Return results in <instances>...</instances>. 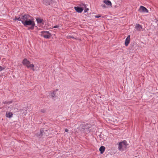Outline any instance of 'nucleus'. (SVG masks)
Instances as JSON below:
<instances>
[{
    "label": "nucleus",
    "mask_w": 158,
    "mask_h": 158,
    "mask_svg": "<svg viewBox=\"0 0 158 158\" xmlns=\"http://www.w3.org/2000/svg\"><path fill=\"white\" fill-rule=\"evenodd\" d=\"M58 91V89H56L55 90V91H53L51 92L50 93V95L51 97V98L52 99L56 98V92H57Z\"/></svg>",
    "instance_id": "6"
},
{
    "label": "nucleus",
    "mask_w": 158,
    "mask_h": 158,
    "mask_svg": "<svg viewBox=\"0 0 158 158\" xmlns=\"http://www.w3.org/2000/svg\"><path fill=\"white\" fill-rule=\"evenodd\" d=\"M40 35L46 39L49 38L51 36V34L48 31H42L41 32Z\"/></svg>",
    "instance_id": "4"
},
{
    "label": "nucleus",
    "mask_w": 158,
    "mask_h": 158,
    "mask_svg": "<svg viewBox=\"0 0 158 158\" xmlns=\"http://www.w3.org/2000/svg\"><path fill=\"white\" fill-rule=\"evenodd\" d=\"M89 10V9H88V8L85 9L84 10V13L86 12Z\"/></svg>",
    "instance_id": "17"
},
{
    "label": "nucleus",
    "mask_w": 158,
    "mask_h": 158,
    "mask_svg": "<svg viewBox=\"0 0 158 158\" xmlns=\"http://www.w3.org/2000/svg\"><path fill=\"white\" fill-rule=\"evenodd\" d=\"M135 28L138 31H142L143 30L142 26L139 24H135Z\"/></svg>",
    "instance_id": "7"
},
{
    "label": "nucleus",
    "mask_w": 158,
    "mask_h": 158,
    "mask_svg": "<svg viewBox=\"0 0 158 158\" xmlns=\"http://www.w3.org/2000/svg\"><path fill=\"white\" fill-rule=\"evenodd\" d=\"M127 144L126 141L120 142L118 144V149L120 151H123L126 149Z\"/></svg>",
    "instance_id": "3"
},
{
    "label": "nucleus",
    "mask_w": 158,
    "mask_h": 158,
    "mask_svg": "<svg viewBox=\"0 0 158 158\" xmlns=\"http://www.w3.org/2000/svg\"><path fill=\"white\" fill-rule=\"evenodd\" d=\"M103 2L109 6H112V3L110 0H104Z\"/></svg>",
    "instance_id": "11"
},
{
    "label": "nucleus",
    "mask_w": 158,
    "mask_h": 158,
    "mask_svg": "<svg viewBox=\"0 0 158 158\" xmlns=\"http://www.w3.org/2000/svg\"><path fill=\"white\" fill-rule=\"evenodd\" d=\"M21 21L25 26H31L29 29H33L35 26L34 19L30 15L27 14L20 15Z\"/></svg>",
    "instance_id": "1"
},
{
    "label": "nucleus",
    "mask_w": 158,
    "mask_h": 158,
    "mask_svg": "<svg viewBox=\"0 0 158 158\" xmlns=\"http://www.w3.org/2000/svg\"><path fill=\"white\" fill-rule=\"evenodd\" d=\"M82 126L83 127V128H82L83 129V131H85V132H86V131H87L88 129L87 128H86V127H87V124H82Z\"/></svg>",
    "instance_id": "14"
},
{
    "label": "nucleus",
    "mask_w": 158,
    "mask_h": 158,
    "mask_svg": "<svg viewBox=\"0 0 158 158\" xmlns=\"http://www.w3.org/2000/svg\"><path fill=\"white\" fill-rule=\"evenodd\" d=\"M74 9L77 12L79 13H81L84 10L83 7H80L79 6H75Z\"/></svg>",
    "instance_id": "8"
},
{
    "label": "nucleus",
    "mask_w": 158,
    "mask_h": 158,
    "mask_svg": "<svg viewBox=\"0 0 158 158\" xmlns=\"http://www.w3.org/2000/svg\"><path fill=\"white\" fill-rule=\"evenodd\" d=\"M36 21L37 22V23L39 24H44V23L43 22V19H41V18H37L36 19Z\"/></svg>",
    "instance_id": "12"
},
{
    "label": "nucleus",
    "mask_w": 158,
    "mask_h": 158,
    "mask_svg": "<svg viewBox=\"0 0 158 158\" xmlns=\"http://www.w3.org/2000/svg\"><path fill=\"white\" fill-rule=\"evenodd\" d=\"M105 149V148L103 146H101L99 148V151L101 154H103L104 152Z\"/></svg>",
    "instance_id": "13"
},
{
    "label": "nucleus",
    "mask_w": 158,
    "mask_h": 158,
    "mask_svg": "<svg viewBox=\"0 0 158 158\" xmlns=\"http://www.w3.org/2000/svg\"><path fill=\"white\" fill-rule=\"evenodd\" d=\"M71 38H74V37H71Z\"/></svg>",
    "instance_id": "25"
},
{
    "label": "nucleus",
    "mask_w": 158,
    "mask_h": 158,
    "mask_svg": "<svg viewBox=\"0 0 158 158\" xmlns=\"http://www.w3.org/2000/svg\"><path fill=\"white\" fill-rule=\"evenodd\" d=\"M22 63L23 65L26 66L28 68L31 69L33 71L35 70L34 68V65L32 64H31L30 62L27 59H24Z\"/></svg>",
    "instance_id": "2"
},
{
    "label": "nucleus",
    "mask_w": 158,
    "mask_h": 158,
    "mask_svg": "<svg viewBox=\"0 0 158 158\" xmlns=\"http://www.w3.org/2000/svg\"><path fill=\"white\" fill-rule=\"evenodd\" d=\"M44 132V131L42 129H40V133L39 134L37 135V136H38L41 137L43 135V132Z\"/></svg>",
    "instance_id": "15"
},
{
    "label": "nucleus",
    "mask_w": 158,
    "mask_h": 158,
    "mask_svg": "<svg viewBox=\"0 0 158 158\" xmlns=\"http://www.w3.org/2000/svg\"><path fill=\"white\" fill-rule=\"evenodd\" d=\"M139 11L140 12H145L147 13L148 12V10L144 7L141 6L139 9Z\"/></svg>",
    "instance_id": "5"
},
{
    "label": "nucleus",
    "mask_w": 158,
    "mask_h": 158,
    "mask_svg": "<svg viewBox=\"0 0 158 158\" xmlns=\"http://www.w3.org/2000/svg\"><path fill=\"white\" fill-rule=\"evenodd\" d=\"M65 131L66 132H68V130L67 129H66L65 130Z\"/></svg>",
    "instance_id": "23"
},
{
    "label": "nucleus",
    "mask_w": 158,
    "mask_h": 158,
    "mask_svg": "<svg viewBox=\"0 0 158 158\" xmlns=\"http://www.w3.org/2000/svg\"><path fill=\"white\" fill-rule=\"evenodd\" d=\"M59 27V25H56V26H54V27H53V28H58Z\"/></svg>",
    "instance_id": "19"
},
{
    "label": "nucleus",
    "mask_w": 158,
    "mask_h": 158,
    "mask_svg": "<svg viewBox=\"0 0 158 158\" xmlns=\"http://www.w3.org/2000/svg\"><path fill=\"white\" fill-rule=\"evenodd\" d=\"M100 17V16H99V15H97V16H95V17L97 18H98Z\"/></svg>",
    "instance_id": "22"
},
{
    "label": "nucleus",
    "mask_w": 158,
    "mask_h": 158,
    "mask_svg": "<svg viewBox=\"0 0 158 158\" xmlns=\"http://www.w3.org/2000/svg\"><path fill=\"white\" fill-rule=\"evenodd\" d=\"M130 35H129L127 36V37L126 38V39L125 40V45L126 46H127L129 44L130 42Z\"/></svg>",
    "instance_id": "10"
},
{
    "label": "nucleus",
    "mask_w": 158,
    "mask_h": 158,
    "mask_svg": "<svg viewBox=\"0 0 158 158\" xmlns=\"http://www.w3.org/2000/svg\"><path fill=\"white\" fill-rule=\"evenodd\" d=\"M13 20L14 21H16V20H18V21H21L20 16L19 18H17V17L15 18Z\"/></svg>",
    "instance_id": "16"
},
{
    "label": "nucleus",
    "mask_w": 158,
    "mask_h": 158,
    "mask_svg": "<svg viewBox=\"0 0 158 158\" xmlns=\"http://www.w3.org/2000/svg\"><path fill=\"white\" fill-rule=\"evenodd\" d=\"M41 111L42 112L44 113V112H45V110H44L42 109V110H41Z\"/></svg>",
    "instance_id": "20"
},
{
    "label": "nucleus",
    "mask_w": 158,
    "mask_h": 158,
    "mask_svg": "<svg viewBox=\"0 0 158 158\" xmlns=\"http://www.w3.org/2000/svg\"><path fill=\"white\" fill-rule=\"evenodd\" d=\"M83 5L84 6V7H85V8H86V5H85H85L83 4Z\"/></svg>",
    "instance_id": "24"
},
{
    "label": "nucleus",
    "mask_w": 158,
    "mask_h": 158,
    "mask_svg": "<svg viewBox=\"0 0 158 158\" xmlns=\"http://www.w3.org/2000/svg\"><path fill=\"white\" fill-rule=\"evenodd\" d=\"M11 102H11V101H10V102H5V103H11Z\"/></svg>",
    "instance_id": "21"
},
{
    "label": "nucleus",
    "mask_w": 158,
    "mask_h": 158,
    "mask_svg": "<svg viewBox=\"0 0 158 158\" xmlns=\"http://www.w3.org/2000/svg\"><path fill=\"white\" fill-rule=\"evenodd\" d=\"M13 114L12 112L7 111L6 112V116L7 118H10L13 117Z\"/></svg>",
    "instance_id": "9"
},
{
    "label": "nucleus",
    "mask_w": 158,
    "mask_h": 158,
    "mask_svg": "<svg viewBox=\"0 0 158 158\" xmlns=\"http://www.w3.org/2000/svg\"><path fill=\"white\" fill-rule=\"evenodd\" d=\"M101 6L102 7H103L104 8H106V6L105 4H102V5Z\"/></svg>",
    "instance_id": "18"
}]
</instances>
